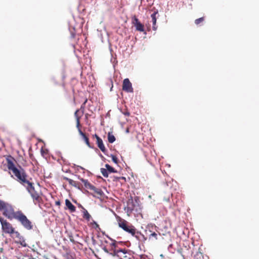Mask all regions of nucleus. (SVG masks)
<instances>
[{
  "mask_svg": "<svg viewBox=\"0 0 259 259\" xmlns=\"http://www.w3.org/2000/svg\"><path fill=\"white\" fill-rule=\"evenodd\" d=\"M7 166L9 170H11L15 176L17 181L19 182L23 177H27L25 170L21 167L20 169H18L15 165V159L11 155L6 157Z\"/></svg>",
  "mask_w": 259,
  "mask_h": 259,
  "instance_id": "obj_1",
  "label": "nucleus"
},
{
  "mask_svg": "<svg viewBox=\"0 0 259 259\" xmlns=\"http://www.w3.org/2000/svg\"><path fill=\"white\" fill-rule=\"evenodd\" d=\"M27 178V177H23L19 182L26 187V189L31 195L34 204L40 203L42 201L41 197L40 196L38 193L35 190L33 183L29 182Z\"/></svg>",
  "mask_w": 259,
  "mask_h": 259,
  "instance_id": "obj_2",
  "label": "nucleus"
},
{
  "mask_svg": "<svg viewBox=\"0 0 259 259\" xmlns=\"http://www.w3.org/2000/svg\"><path fill=\"white\" fill-rule=\"evenodd\" d=\"M14 219L18 221L26 229L30 230L33 228L31 222L21 211H17V213L15 214Z\"/></svg>",
  "mask_w": 259,
  "mask_h": 259,
  "instance_id": "obj_3",
  "label": "nucleus"
},
{
  "mask_svg": "<svg viewBox=\"0 0 259 259\" xmlns=\"http://www.w3.org/2000/svg\"><path fill=\"white\" fill-rule=\"evenodd\" d=\"M117 220L118 226L120 228H122L124 231L131 234L132 236H135L136 233V229L134 226L119 217H117Z\"/></svg>",
  "mask_w": 259,
  "mask_h": 259,
  "instance_id": "obj_4",
  "label": "nucleus"
},
{
  "mask_svg": "<svg viewBox=\"0 0 259 259\" xmlns=\"http://www.w3.org/2000/svg\"><path fill=\"white\" fill-rule=\"evenodd\" d=\"M80 180L83 183L84 186L86 188L93 191L96 194V195L92 194L94 197L99 198V197H102L103 196L104 193L101 189L96 188L92 185L87 180H85L82 178L80 179Z\"/></svg>",
  "mask_w": 259,
  "mask_h": 259,
  "instance_id": "obj_5",
  "label": "nucleus"
},
{
  "mask_svg": "<svg viewBox=\"0 0 259 259\" xmlns=\"http://www.w3.org/2000/svg\"><path fill=\"white\" fill-rule=\"evenodd\" d=\"M78 111H79L78 110H76L74 113V116L75 117L76 122V127L78 129V132H79L80 135L82 136L83 139L84 140L85 144L88 145V146L89 147L92 148V147L90 145V143L89 139L88 137L85 135V134L84 133H83L81 131V129L80 128V119L81 118V116H79L78 115Z\"/></svg>",
  "mask_w": 259,
  "mask_h": 259,
  "instance_id": "obj_6",
  "label": "nucleus"
},
{
  "mask_svg": "<svg viewBox=\"0 0 259 259\" xmlns=\"http://www.w3.org/2000/svg\"><path fill=\"white\" fill-rule=\"evenodd\" d=\"M0 223L3 231L6 234H12L14 232V228L6 220L0 217Z\"/></svg>",
  "mask_w": 259,
  "mask_h": 259,
  "instance_id": "obj_7",
  "label": "nucleus"
},
{
  "mask_svg": "<svg viewBox=\"0 0 259 259\" xmlns=\"http://www.w3.org/2000/svg\"><path fill=\"white\" fill-rule=\"evenodd\" d=\"M3 210V214L10 220L14 219L15 214L17 213V211L15 212L12 206L8 203Z\"/></svg>",
  "mask_w": 259,
  "mask_h": 259,
  "instance_id": "obj_8",
  "label": "nucleus"
},
{
  "mask_svg": "<svg viewBox=\"0 0 259 259\" xmlns=\"http://www.w3.org/2000/svg\"><path fill=\"white\" fill-rule=\"evenodd\" d=\"M132 24L136 27V30L140 32L144 31V26L142 24L136 16L132 17Z\"/></svg>",
  "mask_w": 259,
  "mask_h": 259,
  "instance_id": "obj_9",
  "label": "nucleus"
},
{
  "mask_svg": "<svg viewBox=\"0 0 259 259\" xmlns=\"http://www.w3.org/2000/svg\"><path fill=\"white\" fill-rule=\"evenodd\" d=\"M135 207V204L134 200L132 197H131V198L128 199L126 203V206L125 207V210L126 211L128 215H130L133 212Z\"/></svg>",
  "mask_w": 259,
  "mask_h": 259,
  "instance_id": "obj_10",
  "label": "nucleus"
},
{
  "mask_svg": "<svg viewBox=\"0 0 259 259\" xmlns=\"http://www.w3.org/2000/svg\"><path fill=\"white\" fill-rule=\"evenodd\" d=\"M122 90L127 93H133V88L132 83L128 78H125L123 81Z\"/></svg>",
  "mask_w": 259,
  "mask_h": 259,
  "instance_id": "obj_11",
  "label": "nucleus"
},
{
  "mask_svg": "<svg viewBox=\"0 0 259 259\" xmlns=\"http://www.w3.org/2000/svg\"><path fill=\"white\" fill-rule=\"evenodd\" d=\"M93 136L96 139V144H97L98 148L102 152L105 153L107 151V149L103 144L102 140L97 134H95Z\"/></svg>",
  "mask_w": 259,
  "mask_h": 259,
  "instance_id": "obj_12",
  "label": "nucleus"
},
{
  "mask_svg": "<svg viewBox=\"0 0 259 259\" xmlns=\"http://www.w3.org/2000/svg\"><path fill=\"white\" fill-rule=\"evenodd\" d=\"M14 234V235L16 238H17L18 239L19 242L23 246H25L26 243L25 242V240L22 236L21 235V234L18 232V231H15L13 233Z\"/></svg>",
  "mask_w": 259,
  "mask_h": 259,
  "instance_id": "obj_13",
  "label": "nucleus"
},
{
  "mask_svg": "<svg viewBox=\"0 0 259 259\" xmlns=\"http://www.w3.org/2000/svg\"><path fill=\"white\" fill-rule=\"evenodd\" d=\"M111 250L112 251V252L109 253L110 255H111L113 256H119V253L120 252L123 253V254H126L127 253V250L125 249H111Z\"/></svg>",
  "mask_w": 259,
  "mask_h": 259,
  "instance_id": "obj_14",
  "label": "nucleus"
},
{
  "mask_svg": "<svg viewBox=\"0 0 259 259\" xmlns=\"http://www.w3.org/2000/svg\"><path fill=\"white\" fill-rule=\"evenodd\" d=\"M158 14V11H155L151 15V17L152 18V28L154 30H156L157 29V26L156 25V15Z\"/></svg>",
  "mask_w": 259,
  "mask_h": 259,
  "instance_id": "obj_15",
  "label": "nucleus"
},
{
  "mask_svg": "<svg viewBox=\"0 0 259 259\" xmlns=\"http://www.w3.org/2000/svg\"><path fill=\"white\" fill-rule=\"evenodd\" d=\"M65 205L67 208L69 209L71 212H75L76 211V207L73 205L71 202L68 199L65 200Z\"/></svg>",
  "mask_w": 259,
  "mask_h": 259,
  "instance_id": "obj_16",
  "label": "nucleus"
},
{
  "mask_svg": "<svg viewBox=\"0 0 259 259\" xmlns=\"http://www.w3.org/2000/svg\"><path fill=\"white\" fill-rule=\"evenodd\" d=\"M88 100L85 99L83 103L81 105L80 108L79 109H78L79 110L78 112V115L79 116H82L84 113V109H85V105L86 103L87 102Z\"/></svg>",
  "mask_w": 259,
  "mask_h": 259,
  "instance_id": "obj_17",
  "label": "nucleus"
},
{
  "mask_svg": "<svg viewBox=\"0 0 259 259\" xmlns=\"http://www.w3.org/2000/svg\"><path fill=\"white\" fill-rule=\"evenodd\" d=\"M108 141L110 143H113L115 141V138L114 136L112 134V133H108Z\"/></svg>",
  "mask_w": 259,
  "mask_h": 259,
  "instance_id": "obj_18",
  "label": "nucleus"
},
{
  "mask_svg": "<svg viewBox=\"0 0 259 259\" xmlns=\"http://www.w3.org/2000/svg\"><path fill=\"white\" fill-rule=\"evenodd\" d=\"M105 167L107 168L108 172L109 173H116L117 170L114 168L109 165L108 164H105Z\"/></svg>",
  "mask_w": 259,
  "mask_h": 259,
  "instance_id": "obj_19",
  "label": "nucleus"
},
{
  "mask_svg": "<svg viewBox=\"0 0 259 259\" xmlns=\"http://www.w3.org/2000/svg\"><path fill=\"white\" fill-rule=\"evenodd\" d=\"M83 209H84V210L83 211V218L85 219L88 221H89L91 216L85 209L83 208Z\"/></svg>",
  "mask_w": 259,
  "mask_h": 259,
  "instance_id": "obj_20",
  "label": "nucleus"
},
{
  "mask_svg": "<svg viewBox=\"0 0 259 259\" xmlns=\"http://www.w3.org/2000/svg\"><path fill=\"white\" fill-rule=\"evenodd\" d=\"M100 170H101V172L102 173V175L104 177H105V178L108 177V170L106 168H101Z\"/></svg>",
  "mask_w": 259,
  "mask_h": 259,
  "instance_id": "obj_21",
  "label": "nucleus"
},
{
  "mask_svg": "<svg viewBox=\"0 0 259 259\" xmlns=\"http://www.w3.org/2000/svg\"><path fill=\"white\" fill-rule=\"evenodd\" d=\"M66 259H74L73 256L71 254L70 251H67L65 254L63 255Z\"/></svg>",
  "mask_w": 259,
  "mask_h": 259,
  "instance_id": "obj_22",
  "label": "nucleus"
},
{
  "mask_svg": "<svg viewBox=\"0 0 259 259\" xmlns=\"http://www.w3.org/2000/svg\"><path fill=\"white\" fill-rule=\"evenodd\" d=\"M7 204L5 201L0 200V210H3Z\"/></svg>",
  "mask_w": 259,
  "mask_h": 259,
  "instance_id": "obj_23",
  "label": "nucleus"
},
{
  "mask_svg": "<svg viewBox=\"0 0 259 259\" xmlns=\"http://www.w3.org/2000/svg\"><path fill=\"white\" fill-rule=\"evenodd\" d=\"M70 185L73 186L75 187V188H77L79 189H80L79 183L74 181L73 180H72V183H71V184Z\"/></svg>",
  "mask_w": 259,
  "mask_h": 259,
  "instance_id": "obj_24",
  "label": "nucleus"
},
{
  "mask_svg": "<svg viewBox=\"0 0 259 259\" xmlns=\"http://www.w3.org/2000/svg\"><path fill=\"white\" fill-rule=\"evenodd\" d=\"M204 20V17H201V18H199L198 19H197L195 20V23L196 24V25H198L200 23H202Z\"/></svg>",
  "mask_w": 259,
  "mask_h": 259,
  "instance_id": "obj_25",
  "label": "nucleus"
},
{
  "mask_svg": "<svg viewBox=\"0 0 259 259\" xmlns=\"http://www.w3.org/2000/svg\"><path fill=\"white\" fill-rule=\"evenodd\" d=\"M110 240L112 241V243H111L110 245L111 246V249H116V241L114 240H112L110 237H108Z\"/></svg>",
  "mask_w": 259,
  "mask_h": 259,
  "instance_id": "obj_26",
  "label": "nucleus"
},
{
  "mask_svg": "<svg viewBox=\"0 0 259 259\" xmlns=\"http://www.w3.org/2000/svg\"><path fill=\"white\" fill-rule=\"evenodd\" d=\"M111 157L112 158V160L116 164H118V159L117 158V157L114 155H111Z\"/></svg>",
  "mask_w": 259,
  "mask_h": 259,
  "instance_id": "obj_27",
  "label": "nucleus"
},
{
  "mask_svg": "<svg viewBox=\"0 0 259 259\" xmlns=\"http://www.w3.org/2000/svg\"><path fill=\"white\" fill-rule=\"evenodd\" d=\"M152 237L154 238L155 239H157V234L155 232L151 233L149 236V238H151Z\"/></svg>",
  "mask_w": 259,
  "mask_h": 259,
  "instance_id": "obj_28",
  "label": "nucleus"
},
{
  "mask_svg": "<svg viewBox=\"0 0 259 259\" xmlns=\"http://www.w3.org/2000/svg\"><path fill=\"white\" fill-rule=\"evenodd\" d=\"M63 180L67 181L70 185H71V183H72V180H71L67 177H64Z\"/></svg>",
  "mask_w": 259,
  "mask_h": 259,
  "instance_id": "obj_29",
  "label": "nucleus"
},
{
  "mask_svg": "<svg viewBox=\"0 0 259 259\" xmlns=\"http://www.w3.org/2000/svg\"><path fill=\"white\" fill-rule=\"evenodd\" d=\"M4 249L2 247H0V258L2 259L1 256H4L3 255Z\"/></svg>",
  "mask_w": 259,
  "mask_h": 259,
  "instance_id": "obj_30",
  "label": "nucleus"
},
{
  "mask_svg": "<svg viewBox=\"0 0 259 259\" xmlns=\"http://www.w3.org/2000/svg\"><path fill=\"white\" fill-rule=\"evenodd\" d=\"M55 204L58 206H60V205H61V203H60V200H57V201H56L55 202Z\"/></svg>",
  "mask_w": 259,
  "mask_h": 259,
  "instance_id": "obj_31",
  "label": "nucleus"
},
{
  "mask_svg": "<svg viewBox=\"0 0 259 259\" xmlns=\"http://www.w3.org/2000/svg\"><path fill=\"white\" fill-rule=\"evenodd\" d=\"M103 250H104L106 253H109L108 250L106 247H104V248H103Z\"/></svg>",
  "mask_w": 259,
  "mask_h": 259,
  "instance_id": "obj_32",
  "label": "nucleus"
},
{
  "mask_svg": "<svg viewBox=\"0 0 259 259\" xmlns=\"http://www.w3.org/2000/svg\"><path fill=\"white\" fill-rule=\"evenodd\" d=\"M124 115H127V116H129L130 115V113L129 112H126V113H124Z\"/></svg>",
  "mask_w": 259,
  "mask_h": 259,
  "instance_id": "obj_33",
  "label": "nucleus"
}]
</instances>
